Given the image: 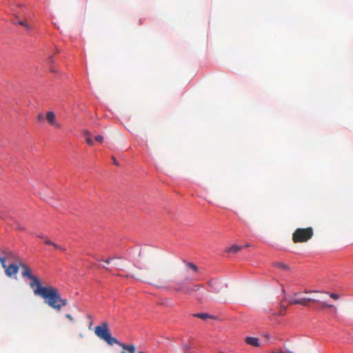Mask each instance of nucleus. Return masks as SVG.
Returning a JSON list of instances; mask_svg holds the SVG:
<instances>
[{
  "mask_svg": "<svg viewBox=\"0 0 353 353\" xmlns=\"http://www.w3.org/2000/svg\"><path fill=\"white\" fill-rule=\"evenodd\" d=\"M22 276L31 280L30 286L34 289V293L45 300V303L50 307L59 311L67 305V299H62L57 288L49 286L43 287L39 279L32 274L31 270L26 265L21 264Z\"/></svg>",
  "mask_w": 353,
  "mask_h": 353,
  "instance_id": "1",
  "label": "nucleus"
},
{
  "mask_svg": "<svg viewBox=\"0 0 353 353\" xmlns=\"http://www.w3.org/2000/svg\"><path fill=\"white\" fill-rule=\"evenodd\" d=\"M94 332L101 339L104 340L108 344L112 345L119 343V341L112 337L108 327V323H103L102 325L97 326Z\"/></svg>",
  "mask_w": 353,
  "mask_h": 353,
  "instance_id": "2",
  "label": "nucleus"
},
{
  "mask_svg": "<svg viewBox=\"0 0 353 353\" xmlns=\"http://www.w3.org/2000/svg\"><path fill=\"white\" fill-rule=\"evenodd\" d=\"M313 236V229L311 227L307 228H297L292 234L294 243L306 242Z\"/></svg>",
  "mask_w": 353,
  "mask_h": 353,
  "instance_id": "3",
  "label": "nucleus"
},
{
  "mask_svg": "<svg viewBox=\"0 0 353 353\" xmlns=\"http://www.w3.org/2000/svg\"><path fill=\"white\" fill-rule=\"evenodd\" d=\"M202 286L199 284L191 286L186 285L184 282H180L172 286V289L176 292H181L184 294L191 295L194 292L199 290Z\"/></svg>",
  "mask_w": 353,
  "mask_h": 353,
  "instance_id": "4",
  "label": "nucleus"
},
{
  "mask_svg": "<svg viewBox=\"0 0 353 353\" xmlns=\"http://www.w3.org/2000/svg\"><path fill=\"white\" fill-rule=\"evenodd\" d=\"M310 302L319 303L320 307L321 308H331V307H334L333 305L328 304L324 301L318 300V299H312V298H306V297L299 299V305H301L303 306H308V304Z\"/></svg>",
  "mask_w": 353,
  "mask_h": 353,
  "instance_id": "5",
  "label": "nucleus"
},
{
  "mask_svg": "<svg viewBox=\"0 0 353 353\" xmlns=\"http://www.w3.org/2000/svg\"><path fill=\"white\" fill-rule=\"evenodd\" d=\"M46 118L50 125L54 126V128H60V125L56 121V116L53 112H51V111L48 112L46 113Z\"/></svg>",
  "mask_w": 353,
  "mask_h": 353,
  "instance_id": "6",
  "label": "nucleus"
},
{
  "mask_svg": "<svg viewBox=\"0 0 353 353\" xmlns=\"http://www.w3.org/2000/svg\"><path fill=\"white\" fill-rule=\"evenodd\" d=\"M5 270L6 275L11 277L12 275L16 274L18 272L19 267L16 264H10L9 266L6 265Z\"/></svg>",
  "mask_w": 353,
  "mask_h": 353,
  "instance_id": "7",
  "label": "nucleus"
},
{
  "mask_svg": "<svg viewBox=\"0 0 353 353\" xmlns=\"http://www.w3.org/2000/svg\"><path fill=\"white\" fill-rule=\"evenodd\" d=\"M117 345H119L120 347H121L124 350H127L128 352V353H135V352H136V347L134 345H126L125 343H120V342H119V343H117ZM121 353H128V352H126L125 351H121Z\"/></svg>",
  "mask_w": 353,
  "mask_h": 353,
  "instance_id": "8",
  "label": "nucleus"
},
{
  "mask_svg": "<svg viewBox=\"0 0 353 353\" xmlns=\"http://www.w3.org/2000/svg\"><path fill=\"white\" fill-rule=\"evenodd\" d=\"M46 244L48 245H52L55 250H60L62 252H65L66 248L64 246L58 245L53 241H52L50 239H46Z\"/></svg>",
  "mask_w": 353,
  "mask_h": 353,
  "instance_id": "9",
  "label": "nucleus"
},
{
  "mask_svg": "<svg viewBox=\"0 0 353 353\" xmlns=\"http://www.w3.org/2000/svg\"><path fill=\"white\" fill-rule=\"evenodd\" d=\"M245 342L254 347L259 346V339L256 337H247L245 339Z\"/></svg>",
  "mask_w": 353,
  "mask_h": 353,
  "instance_id": "10",
  "label": "nucleus"
},
{
  "mask_svg": "<svg viewBox=\"0 0 353 353\" xmlns=\"http://www.w3.org/2000/svg\"><path fill=\"white\" fill-rule=\"evenodd\" d=\"M183 263H185V265L186 266L187 271L191 270L193 272H198L199 268H198V267L195 264H194V263H192L191 262H187V261H183Z\"/></svg>",
  "mask_w": 353,
  "mask_h": 353,
  "instance_id": "11",
  "label": "nucleus"
},
{
  "mask_svg": "<svg viewBox=\"0 0 353 353\" xmlns=\"http://www.w3.org/2000/svg\"><path fill=\"white\" fill-rule=\"evenodd\" d=\"M241 248L242 247L239 246L237 245H232L226 249V252L236 253L241 250Z\"/></svg>",
  "mask_w": 353,
  "mask_h": 353,
  "instance_id": "12",
  "label": "nucleus"
},
{
  "mask_svg": "<svg viewBox=\"0 0 353 353\" xmlns=\"http://www.w3.org/2000/svg\"><path fill=\"white\" fill-rule=\"evenodd\" d=\"M194 316L197 317V318H199L201 319H203V320H206L208 319H212L213 318L212 316H210L207 313H197V314H194Z\"/></svg>",
  "mask_w": 353,
  "mask_h": 353,
  "instance_id": "13",
  "label": "nucleus"
},
{
  "mask_svg": "<svg viewBox=\"0 0 353 353\" xmlns=\"http://www.w3.org/2000/svg\"><path fill=\"white\" fill-rule=\"evenodd\" d=\"M85 141L89 145H93V141L91 137V134L89 132H85Z\"/></svg>",
  "mask_w": 353,
  "mask_h": 353,
  "instance_id": "14",
  "label": "nucleus"
},
{
  "mask_svg": "<svg viewBox=\"0 0 353 353\" xmlns=\"http://www.w3.org/2000/svg\"><path fill=\"white\" fill-rule=\"evenodd\" d=\"M16 23H18L21 26H23L24 28H26V29H30L31 26H30V24H28V23H26L25 21H23V20H19L17 22H15Z\"/></svg>",
  "mask_w": 353,
  "mask_h": 353,
  "instance_id": "15",
  "label": "nucleus"
},
{
  "mask_svg": "<svg viewBox=\"0 0 353 353\" xmlns=\"http://www.w3.org/2000/svg\"><path fill=\"white\" fill-rule=\"evenodd\" d=\"M181 348L184 353H188V351L191 349V345L190 343L183 344Z\"/></svg>",
  "mask_w": 353,
  "mask_h": 353,
  "instance_id": "16",
  "label": "nucleus"
},
{
  "mask_svg": "<svg viewBox=\"0 0 353 353\" xmlns=\"http://www.w3.org/2000/svg\"><path fill=\"white\" fill-rule=\"evenodd\" d=\"M158 274L157 273H152L151 274L150 276H149V279L150 281H155L157 279V278L158 277Z\"/></svg>",
  "mask_w": 353,
  "mask_h": 353,
  "instance_id": "17",
  "label": "nucleus"
},
{
  "mask_svg": "<svg viewBox=\"0 0 353 353\" xmlns=\"http://www.w3.org/2000/svg\"><path fill=\"white\" fill-rule=\"evenodd\" d=\"M94 139L99 143H102L103 141V137L101 135H97L94 137Z\"/></svg>",
  "mask_w": 353,
  "mask_h": 353,
  "instance_id": "18",
  "label": "nucleus"
},
{
  "mask_svg": "<svg viewBox=\"0 0 353 353\" xmlns=\"http://www.w3.org/2000/svg\"><path fill=\"white\" fill-rule=\"evenodd\" d=\"M329 296L334 300H337L339 299V295L336 293H330Z\"/></svg>",
  "mask_w": 353,
  "mask_h": 353,
  "instance_id": "19",
  "label": "nucleus"
},
{
  "mask_svg": "<svg viewBox=\"0 0 353 353\" xmlns=\"http://www.w3.org/2000/svg\"><path fill=\"white\" fill-rule=\"evenodd\" d=\"M299 299H294L289 301L290 304L291 305H296L299 304Z\"/></svg>",
  "mask_w": 353,
  "mask_h": 353,
  "instance_id": "20",
  "label": "nucleus"
},
{
  "mask_svg": "<svg viewBox=\"0 0 353 353\" xmlns=\"http://www.w3.org/2000/svg\"><path fill=\"white\" fill-rule=\"evenodd\" d=\"M37 236H38L39 238H40V239H43V241H44V243H45V244H46V239H50L48 236H45V235H43V234H39V235H37Z\"/></svg>",
  "mask_w": 353,
  "mask_h": 353,
  "instance_id": "21",
  "label": "nucleus"
},
{
  "mask_svg": "<svg viewBox=\"0 0 353 353\" xmlns=\"http://www.w3.org/2000/svg\"><path fill=\"white\" fill-rule=\"evenodd\" d=\"M277 265L279 268H282L283 270H288V266L287 265H285V264H283V263H277Z\"/></svg>",
  "mask_w": 353,
  "mask_h": 353,
  "instance_id": "22",
  "label": "nucleus"
},
{
  "mask_svg": "<svg viewBox=\"0 0 353 353\" xmlns=\"http://www.w3.org/2000/svg\"><path fill=\"white\" fill-rule=\"evenodd\" d=\"M6 259H5V258H3V257H2V259H1V261H0V263H1V265H2V267H3V268H6Z\"/></svg>",
  "mask_w": 353,
  "mask_h": 353,
  "instance_id": "23",
  "label": "nucleus"
},
{
  "mask_svg": "<svg viewBox=\"0 0 353 353\" xmlns=\"http://www.w3.org/2000/svg\"><path fill=\"white\" fill-rule=\"evenodd\" d=\"M114 259L113 257H110L106 260L100 259L101 261H104L105 263L109 264L111 261H112Z\"/></svg>",
  "mask_w": 353,
  "mask_h": 353,
  "instance_id": "24",
  "label": "nucleus"
},
{
  "mask_svg": "<svg viewBox=\"0 0 353 353\" xmlns=\"http://www.w3.org/2000/svg\"><path fill=\"white\" fill-rule=\"evenodd\" d=\"M112 163H113L114 165H115L117 166L119 165V162L117 161V160L115 159L114 157H112Z\"/></svg>",
  "mask_w": 353,
  "mask_h": 353,
  "instance_id": "25",
  "label": "nucleus"
},
{
  "mask_svg": "<svg viewBox=\"0 0 353 353\" xmlns=\"http://www.w3.org/2000/svg\"><path fill=\"white\" fill-rule=\"evenodd\" d=\"M193 280V277H190L189 276L186 275L184 276V281H190Z\"/></svg>",
  "mask_w": 353,
  "mask_h": 353,
  "instance_id": "26",
  "label": "nucleus"
},
{
  "mask_svg": "<svg viewBox=\"0 0 353 353\" xmlns=\"http://www.w3.org/2000/svg\"><path fill=\"white\" fill-rule=\"evenodd\" d=\"M305 293L306 294H308V293H318V292H320L319 291H317V290H305L304 291Z\"/></svg>",
  "mask_w": 353,
  "mask_h": 353,
  "instance_id": "27",
  "label": "nucleus"
},
{
  "mask_svg": "<svg viewBox=\"0 0 353 353\" xmlns=\"http://www.w3.org/2000/svg\"><path fill=\"white\" fill-rule=\"evenodd\" d=\"M65 317L71 321H74L73 317L70 314H65Z\"/></svg>",
  "mask_w": 353,
  "mask_h": 353,
  "instance_id": "28",
  "label": "nucleus"
},
{
  "mask_svg": "<svg viewBox=\"0 0 353 353\" xmlns=\"http://www.w3.org/2000/svg\"><path fill=\"white\" fill-rule=\"evenodd\" d=\"M44 120V116L42 114H40L38 115V121H43Z\"/></svg>",
  "mask_w": 353,
  "mask_h": 353,
  "instance_id": "29",
  "label": "nucleus"
},
{
  "mask_svg": "<svg viewBox=\"0 0 353 353\" xmlns=\"http://www.w3.org/2000/svg\"><path fill=\"white\" fill-rule=\"evenodd\" d=\"M17 230H24V228L22 227L21 225H18L16 228Z\"/></svg>",
  "mask_w": 353,
  "mask_h": 353,
  "instance_id": "30",
  "label": "nucleus"
},
{
  "mask_svg": "<svg viewBox=\"0 0 353 353\" xmlns=\"http://www.w3.org/2000/svg\"><path fill=\"white\" fill-rule=\"evenodd\" d=\"M280 307L281 308H282L283 311H285L287 309V307L283 305L282 303L281 304Z\"/></svg>",
  "mask_w": 353,
  "mask_h": 353,
  "instance_id": "31",
  "label": "nucleus"
},
{
  "mask_svg": "<svg viewBox=\"0 0 353 353\" xmlns=\"http://www.w3.org/2000/svg\"><path fill=\"white\" fill-rule=\"evenodd\" d=\"M0 217H1V219H6V215H5V214H2V213H1V212H0Z\"/></svg>",
  "mask_w": 353,
  "mask_h": 353,
  "instance_id": "32",
  "label": "nucleus"
},
{
  "mask_svg": "<svg viewBox=\"0 0 353 353\" xmlns=\"http://www.w3.org/2000/svg\"><path fill=\"white\" fill-rule=\"evenodd\" d=\"M114 265H115L116 267H117V268H119V265L117 263H114Z\"/></svg>",
  "mask_w": 353,
  "mask_h": 353,
  "instance_id": "33",
  "label": "nucleus"
},
{
  "mask_svg": "<svg viewBox=\"0 0 353 353\" xmlns=\"http://www.w3.org/2000/svg\"><path fill=\"white\" fill-rule=\"evenodd\" d=\"M279 314H280V315H283V314L282 313V312H279Z\"/></svg>",
  "mask_w": 353,
  "mask_h": 353,
  "instance_id": "34",
  "label": "nucleus"
},
{
  "mask_svg": "<svg viewBox=\"0 0 353 353\" xmlns=\"http://www.w3.org/2000/svg\"><path fill=\"white\" fill-rule=\"evenodd\" d=\"M278 353H283V352H282V351H281V352H278Z\"/></svg>",
  "mask_w": 353,
  "mask_h": 353,
  "instance_id": "35",
  "label": "nucleus"
},
{
  "mask_svg": "<svg viewBox=\"0 0 353 353\" xmlns=\"http://www.w3.org/2000/svg\"><path fill=\"white\" fill-rule=\"evenodd\" d=\"M220 353H224V352H221Z\"/></svg>",
  "mask_w": 353,
  "mask_h": 353,
  "instance_id": "36",
  "label": "nucleus"
}]
</instances>
